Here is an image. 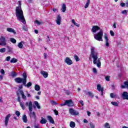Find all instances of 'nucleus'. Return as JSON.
<instances>
[{"mask_svg": "<svg viewBox=\"0 0 128 128\" xmlns=\"http://www.w3.org/2000/svg\"><path fill=\"white\" fill-rule=\"evenodd\" d=\"M89 124L90 126V128H96V125H94V123H92V122L89 123Z\"/></svg>", "mask_w": 128, "mask_h": 128, "instance_id": "36", "label": "nucleus"}, {"mask_svg": "<svg viewBox=\"0 0 128 128\" xmlns=\"http://www.w3.org/2000/svg\"><path fill=\"white\" fill-rule=\"evenodd\" d=\"M10 56H8L6 58V62H10Z\"/></svg>", "mask_w": 128, "mask_h": 128, "instance_id": "49", "label": "nucleus"}, {"mask_svg": "<svg viewBox=\"0 0 128 128\" xmlns=\"http://www.w3.org/2000/svg\"><path fill=\"white\" fill-rule=\"evenodd\" d=\"M104 38L106 40V46H110V44L108 43V34H104Z\"/></svg>", "mask_w": 128, "mask_h": 128, "instance_id": "14", "label": "nucleus"}, {"mask_svg": "<svg viewBox=\"0 0 128 128\" xmlns=\"http://www.w3.org/2000/svg\"><path fill=\"white\" fill-rule=\"evenodd\" d=\"M46 120L44 118H42L41 120L40 121V124H46Z\"/></svg>", "mask_w": 128, "mask_h": 128, "instance_id": "28", "label": "nucleus"}, {"mask_svg": "<svg viewBox=\"0 0 128 128\" xmlns=\"http://www.w3.org/2000/svg\"><path fill=\"white\" fill-rule=\"evenodd\" d=\"M84 124H88V120L86 119H84Z\"/></svg>", "mask_w": 128, "mask_h": 128, "instance_id": "56", "label": "nucleus"}, {"mask_svg": "<svg viewBox=\"0 0 128 128\" xmlns=\"http://www.w3.org/2000/svg\"><path fill=\"white\" fill-rule=\"evenodd\" d=\"M52 10H53V12H56L58 10H56V8H54Z\"/></svg>", "mask_w": 128, "mask_h": 128, "instance_id": "63", "label": "nucleus"}, {"mask_svg": "<svg viewBox=\"0 0 128 128\" xmlns=\"http://www.w3.org/2000/svg\"><path fill=\"white\" fill-rule=\"evenodd\" d=\"M20 94H22V98H23V100H26V95H24V92L22 90H20Z\"/></svg>", "mask_w": 128, "mask_h": 128, "instance_id": "20", "label": "nucleus"}, {"mask_svg": "<svg viewBox=\"0 0 128 128\" xmlns=\"http://www.w3.org/2000/svg\"><path fill=\"white\" fill-rule=\"evenodd\" d=\"M90 2H88L86 4L84 8H88V6H90Z\"/></svg>", "mask_w": 128, "mask_h": 128, "instance_id": "44", "label": "nucleus"}, {"mask_svg": "<svg viewBox=\"0 0 128 128\" xmlns=\"http://www.w3.org/2000/svg\"><path fill=\"white\" fill-rule=\"evenodd\" d=\"M44 60H46V56H48V54L46 53H44Z\"/></svg>", "mask_w": 128, "mask_h": 128, "instance_id": "53", "label": "nucleus"}, {"mask_svg": "<svg viewBox=\"0 0 128 128\" xmlns=\"http://www.w3.org/2000/svg\"><path fill=\"white\" fill-rule=\"evenodd\" d=\"M61 10H62V12H64L66 10V4H63L62 5V8Z\"/></svg>", "mask_w": 128, "mask_h": 128, "instance_id": "24", "label": "nucleus"}, {"mask_svg": "<svg viewBox=\"0 0 128 128\" xmlns=\"http://www.w3.org/2000/svg\"><path fill=\"white\" fill-rule=\"evenodd\" d=\"M22 76L24 78H16L14 79V82H17V84H26V72H24L22 74Z\"/></svg>", "mask_w": 128, "mask_h": 128, "instance_id": "3", "label": "nucleus"}, {"mask_svg": "<svg viewBox=\"0 0 128 128\" xmlns=\"http://www.w3.org/2000/svg\"><path fill=\"white\" fill-rule=\"evenodd\" d=\"M54 112L56 116H58V112L56 110H54Z\"/></svg>", "mask_w": 128, "mask_h": 128, "instance_id": "52", "label": "nucleus"}, {"mask_svg": "<svg viewBox=\"0 0 128 128\" xmlns=\"http://www.w3.org/2000/svg\"><path fill=\"white\" fill-rule=\"evenodd\" d=\"M34 32H35V34H38V30H34Z\"/></svg>", "mask_w": 128, "mask_h": 128, "instance_id": "61", "label": "nucleus"}, {"mask_svg": "<svg viewBox=\"0 0 128 128\" xmlns=\"http://www.w3.org/2000/svg\"><path fill=\"white\" fill-rule=\"evenodd\" d=\"M93 72L94 74H96V72H98V71L96 70V68H93Z\"/></svg>", "mask_w": 128, "mask_h": 128, "instance_id": "51", "label": "nucleus"}, {"mask_svg": "<svg viewBox=\"0 0 128 128\" xmlns=\"http://www.w3.org/2000/svg\"><path fill=\"white\" fill-rule=\"evenodd\" d=\"M10 118V114H8L5 118V120H4L5 126H8V120Z\"/></svg>", "mask_w": 128, "mask_h": 128, "instance_id": "13", "label": "nucleus"}, {"mask_svg": "<svg viewBox=\"0 0 128 128\" xmlns=\"http://www.w3.org/2000/svg\"><path fill=\"white\" fill-rule=\"evenodd\" d=\"M23 30H24L25 32H26V30H28V27L26 26H23Z\"/></svg>", "mask_w": 128, "mask_h": 128, "instance_id": "48", "label": "nucleus"}, {"mask_svg": "<svg viewBox=\"0 0 128 128\" xmlns=\"http://www.w3.org/2000/svg\"><path fill=\"white\" fill-rule=\"evenodd\" d=\"M120 6L122 7V8H124V6H126V4L124 3V2H122L120 4Z\"/></svg>", "mask_w": 128, "mask_h": 128, "instance_id": "54", "label": "nucleus"}, {"mask_svg": "<svg viewBox=\"0 0 128 128\" xmlns=\"http://www.w3.org/2000/svg\"><path fill=\"white\" fill-rule=\"evenodd\" d=\"M88 94L90 98H94V94H92V92H88Z\"/></svg>", "mask_w": 128, "mask_h": 128, "instance_id": "37", "label": "nucleus"}, {"mask_svg": "<svg viewBox=\"0 0 128 128\" xmlns=\"http://www.w3.org/2000/svg\"><path fill=\"white\" fill-rule=\"evenodd\" d=\"M27 92V96L28 98H30V96H32L30 95V94H28V92Z\"/></svg>", "mask_w": 128, "mask_h": 128, "instance_id": "58", "label": "nucleus"}, {"mask_svg": "<svg viewBox=\"0 0 128 128\" xmlns=\"http://www.w3.org/2000/svg\"><path fill=\"white\" fill-rule=\"evenodd\" d=\"M74 24L78 28H80V24H78L76 22H75Z\"/></svg>", "mask_w": 128, "mask_h": 128, "instance_id": "59", "label": "nucleus"}, {"mask_svg": "<svg viewBox=\"0 0 128 128\" xmlns=\"http://www.w3.org/2000/svg\"><path fill=\"white\" fill-rule=\"evenodd\" d=\"M60 106H66V102H64V104H60Z\"/></svg>", "mask_w": 128, "mask_h": 128, "instance_id": "57", "label": "nucleus"}, {"mask_svg": "<svg viewBox=\"0 0 128 128\" xmlns=\"http://www.w3.org/2000/svg\"><path fill=\"white\" fill-rule=\"evenodd\" d=\"M60 22H62V18H60V15H58L56 20V22L58 26H60Z\"/></svg>", "mask_w": 128, "mask_h": 128, "instance_id": "16", "label": "nucleus"}, {"mask_svg": "<svg viewBox=\"0 0 128 128\" xmlns=\"http://www.w3.org/2000/svg\"><path fill=\"white\" fill-rule=\"evenodd\" d=\"M100 30V28L98 26H92V32L96 33L98 30Z\"/></svg>", "mask_w": 128, "mask_h": 128, "instance_id": "11", "label": "nucleus"}, {"mask_svg": "<svg viewBox=\"0 0 128 128\" xmlns=\"http://www.w3.org/2000/svg\"><path fill=\"white\" fill-rule=\"evenodd\" d=\"M98 53L96 52V48L94 47H91L90 54L89 60L93 58V63L94 64H96L98 68H100L101 62L100 60L98 57Z\"/></svg>", "mask_w": 128, "mask_h": 128, "instance_id": "1", "label": "nucleus"}, {"mask_svg": "<svg viewBox=\"0 0 128 128\" xmlns=\"http://www.w3.org/2000/svg\"><path fill=\"white\" fill-rule=\"evenodd\" d=\"M122 14H128V12H126V10H122L121 12Z\"/></svg>", "mask_w": 128, "mask_h": 128, "instance_id": "46", "label": "nucleus"}, {"mask_svg": "<svg viewBox=\"0 0 128 128\" xmlns=\"http://www.w3.org/2000/svg\"><path fill=\"white\" fill-rule=\"evenodd\" d=\"M69 112L72 116H78V114H80L78 112L74 110L73 108H70L69 110Z\"/></svg>", "mask_w": 128, "mask_h": 128, "instance_id": "7", "label": "nucleus"}, {"mask_svg": "<svg viewBox=\"0 0 128 128\" xmlns=\"http://www.w3.org/2000/svg\"><path fill=\"white\" fill-rule=\"evenodd\" d=\"M15 114H16V116H18V117L20 116V112H19V111H18V110H16V112Z\"/></svg>", "mask_w": 128, "mask_h": 128, "instance_id": "43", "label": "nucleus"}, {"mask_svg": "<svg viewBox=\"0 0 128 128\" xmlns=\"http://www.w3.org/2000/svg\"><path fill=\"white\" fill-rule=\"evenodd\" d=\"M122 88H128V82H124V85H121Z\"/></svg>", "mask_w": 128, "mask_h": 128, "instance_id": "21", "label": "nucleus"}, {"mask_svg": "<svg viewBox=\"0 0 128 128\" xmlns=\"http://www.w3.org/2000/svg\"><path fill=\"white\" fill-rule=\"evenodd\" d=\"M11 76L13 78H14V77L16 76H18V74H16V72H11Z\"/></svg>", "mask_w": 128, "mask_h": 128, "instance_id": "35", "label": "nucleus"}, {"mask_svg": "<svg viewBox=\"0 0 128 128\" xmlns=\"http://www.w3.org/2000/svg\"><path fill=\"white\" fill-rule=\"evenodd\" d=\"M125 6H126V8H128V1L126 2V3L125 4Z\"/></svg>", "mask_w": 128, "mask_h": 128, "instance_id": "62", "label": "nucleus"}, {"mask_svg": "<svg viewBox=\"0 0 128 128\" xmlns=\"http://www.w3.org/2000/svg\"><path fill=\"white\" fill-rule=\"evenodd\" d=\"M122 98L123 100H128V93L127 92H123L122 94Z\"/></svg>", "mask_w": 128, "mask_h": 128, "instance_id": "15", "label": "nucleus"}, {"mask_svg": "<svg viewBox=\"0 0 128 128\" xmlns=\"http://www.w3.org/2000/svg\"><path fill=\"white\" fill-rule=\"evenodd\" d=\"M22 120L25 124H26L28 122V117L26 116V115L24 114L22 116Z\"/></svg>", "mask_w": 128, "mask_h": 128, "instance_id": "22", "label": "nucleus"}, {"mask_svg": "<svg viewBox=\"0 0 128 128\" xmlns=\"http://www.w3.org/2000/svg\"><path fill=\"white\" fill-rule=\"evenodd\" d=\"M18 102H20V104L22 108V110H25L26 106H24V102H20V95L18 94Z\"/></svg>", "mask_w": 128, "mask_h": 128, "instance_id": "8", "label": "nucleus"}, {"mask_svg": "<svg viewBox=\"0 0 128 128\" xmlns=\"http://www.w3.org/2000/svg\"><path fill=\"white\" fill-rule=\"evenodd\" d=\"M10 62H11V64H15L16 62H18V59L16 58H12L10 60Z\"/></svg>", "mask_w": 128, "mask_h": 128, "instance_id": "26", "label": "nucleus"}, {"mask_svg": "<svg viewBox=\"0 0 128 128\" xmlns=\"http://www.w3.org/2000/svg\"><path fill=\"white\" fill-rule=\"evenodd\" d=\"M18 6L16 7V14L18 20L22 22L24 24H26V19H24V12L22 9V2L18 1Z\"/></svg>", "mask_w": 128, "mask_h": 128, "instance_id": "2", "label": "nucleus"}, {"mask_svg": "<svg viewBox=\"0 0 128 128\" xmlns=\"http://www.w3.org/2000/svg\"><path fill=\"white\" fill-rule=\"evenodd\" d=\"M50 102L52 104H54V106H56V104H58V102L54 101L51 100Z\"/></svg>", "mask_w": 128, "mask_h": 128, "instance_id": "45", "label": "nucleus"}, {"mask_svg": "<svg viewBox=\"0 0 128 128\" xmlns=\"http://www.w3.org/2000/svg\"><path fill=\"white\" fill-rule=\"evenodd\" d=\"M111 104H112V106H118V103L116 102H112Z\"/></svg>", "mask_w": 128, "mask_h": 128, "instance_id": "31", "label": "nucleus"}, {"mask_svg": "<svg viewBox=\"0 0 128 128\" xmlns=\"http://www.w3.org/2000/svg\"><path fill=\"white\" fill-rule=\"evenodd\" d=\"M23 85L27 88H30V86H32V82H28L27 84L26 82H25V84H23Z\"/></svg>", "mask_w": 128, "mask_h": 128, "instance_id": "27", "label": "nucleus"}, {"mask_svg": "<svg viewBox=\"0 0 128 128\" xmlns=\"http://www.w3.org/2000/svg\"><path fill=\"white\" fill-rule=\"evenodd\" d=\"M4 79V76L2 75H0V80H2Z\"/></svg>", "mask_w": 128, "mask_h": 128, "instance_id": "60", "label": "nucleus"}, {"mask_svg": "<svg viewBox=\"0 0 128 128\" xmlns=\"http://www.w3.org/2000/svg\"><path fill=\"white\" fill-rule=\"evenodd\" d=\"M110 34L112 36H114V31L112 30L110 31Z\"/></svg>", "mask_w": 128, "mask_h": 128, "instance_id": "50", "label": "nucleus"}, {"mask_svg": "<svg viewBox=\"0 0 128 128\" xmlns=\"http://www.w3.org/2000/svg\"><path fill=\"white\" fill-rule=\"evenodd\" d=\"M0 52H1L2 54H4V52H6V48H0Z\"/></svg>", "mask_w": 128, "mask_h": 128, "instance_id": "41", "label": "nucleus"}, {"mask_svg": "<svg viewBox=\"0 0 128 128\" xmlns=\"http://www.w3.org/2000/svg\"><path fill=\"white\" fill-rule=\"evenodd\" d=\"M47 120L50 122V124H54V118H52V117L50 116H47Z\"/></svg>", "mask_w": 128, "mask_h": 128, "instance_id": "17", "label": "nucleus"}, {"mask_svg": "<svg viewBox=\"0 0 128 128\" xmlns=\"http://www.w3.org/2000/svg\"><path fill=\"white\" fill-rule=\"evenodd\" d=\"M34 88H35V90H36L37 92L40 90V87L38 84L35 85Z\"/></svg>", "mask_w": 128, "mask_h": 128, "instance_id": "29", "label": "nucleus"}, {"mask_svg": "<svg viewBox=\"0 0 128 128\" xmlns=\"http://www.w3.org/2000/svg\"><path fill=\"white\" fill-rule=\"evenodd\" d=\"M40 74H42V76L45 78H48V72H45V71H44V70H42L40 72Z\"/></svg>", "mask_w": 128, "mask_h": 128, "instance_id": "18", "label": "nucleus"}, {"mask_svg": "<svg viewBox=\"0 0 128 128\" xmlns=\"http://www.w3.org/2000/svg\"><path fill=\"white\" fill-rule=\"evenodd\" d=\"M97 90L98 92H101V96L104 95V88H102L100 84L97 85Z\"/></svg>", "mask_w": 128, "mask_h": 128, "instance_id": "12", "label": "nucleus"}, {"mask_svg": "<svg viewBox=\"0 0 128 128\" xmlns=\"http://www.w3.org/2000/svg\"><path fill=\"white\" fill-rule=\"evenodd\" d=\"M36 24H38V26H40V24H42L43 22H40L38 20H36L35 21Z\"/></svg>", "mask_w": 128, "mask_h": 128, "instance_id": "39", "label": "nucleus"}, {"mask_svg": "<svg viewBox=\"0 0 128 128\" xmlns=\"http://www.w3.org/2000/svg\"><path fill=\"white\" fill-rule=\"evenodd\" d=\"M34 104L40 110V104H38V102L36 101L34 102Z\"/></svg>", "mask_w": 128, "mask_h": 128, "instance_id": "32", "label": "nucleus"}, {"mask_svg": "<svg viewBox=\"0 0 128 128\" xmlns=\"http://www.w3.org/2000/svg\"><path fill=\"white\" fill-rule=\"evenodd\" d=\"M10 41L11 42H12V44H16V40L14 38H10Z\"/></svg>", "mask_w": 128, "mask_h": 128, "instance_id": "34", "label": "nucleus"}, {"mask_svg": "<svg viewBox=\"0 0 128 128\" xmlns=\"http://www.w3.org/2000/svg\"><path fill=\"white\" fill-rule=\"evenodd\" d=\"M70 128H75L76 127V122H74L72 121L70 122Z\"/></svg>", "mask_w": 128, "mask_h": 128, "instance_id": "25", "label": "nucleus"}, {"mask_svg": "<svg viewBox=\"0 0 128 128\" xmlns=\"http://www.w3.org/2000/svg\"><path fill=\"white\" fill-rule=\"evenodd\" d=\"M87 114H88V116H90V112L88 111V112H87Z\"/></svg>", "mask_w": 128, "mask_h": 128, "instance_id": "64", "label": "nucleus"}, {"mask_svg": "<svg viewBox=\"0 0 128 128\" xmlns=\"http://www.w3.org/2000/svg\"><path fill=\"white\" fill-rule=\"evenodd\" d=\"M0 46H6V38L2 36L0 38Z\"/></svg>", "mask_w": 128, "mask_h": 128, "instance_id": "6", "label": "nucleus"}, {"mask_svg": "<svg viewBox=\"0 0 128 128\" xmlns=\"http://www.w3.org/2000/svg\"><path fill=\"white\" fill-rule=\"evenodd\" d=\"M26 106H28V110L30 112V118H36V112H32V101H30L28 103V102H26Z\"/></svg>", "mask_w": 128, "mask_h": 128, "instance_id": "4", "label": "nucleus"}, {"mask_svg": "<svg viewBox=\"0 0 128 128\" xmlns=\"http://www.w3.org/2000/svg\"><path fill=\"white\" fill-rule=\"evenodd\" d=\"M104 36V32L100 30L98 34H94V38L98 42H103L102 36Z\"/></svg>", "mask_w": 128, "mask_h": 128, "instance_id": "5", "label": "nucleus"}, {"mask_svg": "<svg viewBox=\"0 0 128 128\" xmlns=\"http://www.w3.org/2000/svg\"><path fill=\"white\" fill-rule=\"evenodd\" d=\"M110 96L111 98H116V94H115L114 92L111 93Z\"/></svg>", "mask_w": 128, "mask_h": 128, "instance_id": "30", "label": "nucleus"}, {"mask_svg": "<svg viewBox=\"0 0 128 128\" xmlns=\"http://www.w3.org/2000/svg\"><path fill=\"white\" fill-rule=\"evenodd\" d=\"M0 72L2 74H3V76H4V69H1Z\"/></svg>", "mask_w": 128, "mask_h": 128, "instance_id": "47", "label": "nucleus"}, {"mask_svg": "<svg viewBox=\"0 0 128 128\" xmlns=\"http://www.w3.org/2000/svg\"><path fill=\"white\" fill-rule=\"evenodd\" d=\"M104 126L105 128H110V124H108V123L106 122L104 125Z\"/></svg>", "mask_w": 128, "mask_h": 128, "instance_id": "40", "label": "nucleus"}, {"mask_svg": "<svg viewBox=\"0 0 128 128\" xmlns=\"http://www.w3.org/2000/svg\"><path fill=\"white\" fill-rule=\"evenodd\" d=\"M6 30H7V32H12L13 34H16V32L14 30V28H7Z\"/></svg>", "mask_w": 128, "mask_h": 128, "instance_id": "19", "label": "nucleus"}, {"mask_svg": "<svg viewBox=\"0 0 128 128\" xmlns=\"http://www.w3.org/2000/svg\"><path fill=\"white\" fill-rule=\"evenodd\" d=\"M110 76H107L105 77V80H106V82H110Z\"/></svg>", "mask_w": 128, "mask_h": 128, "instance_id": "38", "label": "nucleus"}, {"mask_svg": "<svg viewBox=\"0 0 128 128\" xmlns=\"http://www.w3.org/2000/svg\"><path fill=\"white\" fill-rule=\"evenodd\" d=\"M65 102L66 104V106H74L72 100H66Z\"/></svg>", "mask_w": 128, "mask_h": 128, "instance_id": "10", "label": "nucleus"}, {"mask_svg": "<svg viewBox=\"0 0 128 128\" xmlns=\"http://www.w3.org/2000/svg\"><path fill=\"white\" fill-rule=\"evenodd\" d=\"M74 58L76 60V62H78L80 60V58L76 55L74 56Z\"/></svg>", "mask_w": 128, "mask_h": 128, "instance_id": "42", "label": "nucleus"}, {"mask_svg": "<svg viewBox=\"0 0 128 128\" xmlns=\"http://www.w3.org/2000/svg\"><path fill=\"white\" fill-rule=\"evenodd\" d=\"M8 52H12V48H10V46H7Z\"/></svg>", "mask_w": 128, "mask_h": 128, "instance_id": "33", "label": "nucleus"}, {"mask_svg": "<svg viewBox=\"0 0 128 128\" xmlns=\"http://www.w3.org/2000/svg\"><path fill=\"white\" fill-rule=\"evenodd\" d=\"M64 62L68 64V66H70L72 64V60H70V58L67 57L64 60Z\"/></svg>", "mask_w": 128, "mask_h": 128, "instance_id": "9", "label": "nucleus"}, {"mask_svg": "<svg viewBox=\"0 0 128 128\" xmlns=\"http://www.w3.org/2000/svg\"><path fill=\"white\" fill-rule=\"evenodd\" d=\"M24 44V41H22L18 44V47L19 48H24V44Z\"/></svg>", "mask_w": 128, "mask_h": 128, "instance_id": "23", "label": "nucleus"}, {"mask_svg": "<svg viewBox=\"0 0 128 128\" xmlns=\"http://www.w3.org/2000/svg\"><path fill=\"white\" fill-rule=\"evenodd\" d=\"M80 104H82V106H84V101L82 100H80L79 101Z\"/></svg>", "mask_w": 128, "mask_h": 128, "instance_id": "55", "label": "nucleus"}]
</instances>
